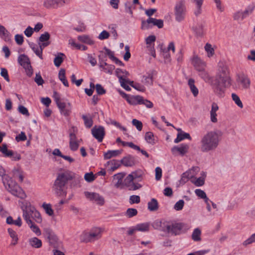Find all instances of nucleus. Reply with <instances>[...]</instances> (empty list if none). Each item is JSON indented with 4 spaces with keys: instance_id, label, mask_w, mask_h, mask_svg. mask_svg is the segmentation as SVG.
Masks as SVG:
<instances>
[{
    "instance_id": "2",
    "label": "nucleus",
    "mask_w": 255,
    "mask_h": 255,
    "mask_svg": "<svg viewBox=\"0 0 255 255\" xmlns=\"http://www.w3.org/2000/svg\"><path fill=\"white\" fill-rule=\"evenodd\" d=\"M222 133L219 130L207 131L201 137L200 150L203 153L215 151L219 146L221 140Z\"/></svg>"
},
{
    "instance_id": "49",
    "label": "nucleus",
    "mask_w": 255,
    "mask_h": 255,
    "mask_svg": "<svg viewBox=\"0 0 255 255\" xmlns=\"http://www.w3.org/2000/svg\"><path fill=\"white\" fill-rule=\"evenodd\" d=\"M82 119L84 121V125L87 128H90L93 124V121L91 118H89L87 116L83 115Z\"/></svg>"
},
{
    "instance_id": "51",
    "label": "nucleus",
    "mask_w": 255,
    "mask_h": 255,
    "mask_svg": "<svg viewBox=\"0 0 255 255\" xmlns=\"http://www.w3.org/2000/svg\"><path fill=\"white\" fill-rule=\"evenodd\" d=\"M31 231L34 233L37 236H40L41 234V231L37 226L35 225L34 223H27Z\"/></svg>"
},
{
    "instance_id": "6",
    "label": "nucleus",
    "mask_w": 255,
    "mask_h": 255,
    "mask_svg": "<svg viewBox=\"0 0 255 255\" xmlns=\"http://www.w3.org/2000/svg\"><path fill=\"white\" fill-rule=\"evenodd\" d=\"M155 224L161 226L163 231H166L168 233H171L174 235H179L184 226V224L182 223L167 221H164L163 222H157Z\"/></svg>"
},
{
    "instance_id": "58",
    "label": "nucleus",
    "mask_w": 255,
    "mask_h": 255,
    "mask_svg": "<svg viewBox=\"0 0 255 255\" xmlns=\"http://www.w3.org/2000/svg\"><path fill=\"white\" fill-rule=\"evenodd\" d=\"M96 177L93 172L85 173L84 175L85 180L88 182H92L95 180Z\"/></svg>"
},
{
    "instance_id": "15",
    "label": "nucleus",
    "mask_w": 255,
    "mask_h": 255,
    "mask_svg": "<svg viewBox=\"0 0 255 255\" xmlns=\"http://www.w3.org/2000/svg\"><path fill=\"white\" fill-rule=\"evenodd\" d=\"M189 146L188 144L182 143L179 146H174L171 149V151L173 154H176L177 152L181 156H183L188 152Z\"/></svg>"
},
{
    "instance_id": "57",
    "label": "nucleus",
    "mask_w": 255,
    "mask_h": 255,
    "mask_svg": "<svg viewBox=\"0 0 255 255\" xmlns=\"http://www.w3.org/2000/svg\"><path fill=\"white\" fill-rule=\"evenodd\" d=\"M89 233L84 232L80 236V240L82 242H92Z\"/></svg>"
},
{
    "instance_id": "24",
    "label": "nucleus",
    "mask_w": 255,
    "mask_h": 255,
    "mask_svg": "<svg viewBox=\"0 0 255 255\" xmlns=\"http://www.w3.org/2000/svg\"><path fill=\"white\" fill-rule=\"evenodd\" d=\"M9 32L3 26L0 25V37L5 41L8 42L11 40Z\"/></svg>"
},
{
    "instance_id": "8",
    "label": "nucleus",
    "mask_w": 255,
    "mask_h": 255,
    "mask_svg": "<svg viewBox=\"0 0 255 255\" xmlns=\"http://www.w3.org/2000/svg\"><path fill=\"white\" fill-rule=\"evenodd\" d=\"M185 1L184 0L177 1L174 7L175 20L178 22L182 21L186 14Z\"/></svg>"
},
{
    "instance_id": "31",
    "label": "nucleus",
    "mask_w": 255,
    "mask_h": 255,
    "mask_svg": "<svg viewBox=\"0 0 255 255\" xmlns=\"http://www.w3.org/2000/svg\"><path fill=\"white\" fill-rule=\"evenodd\" d=\"M141 96H131L128 98L127 101L130 105H136L141 103Z\"/></svg>"
},
{
    "instance_id": "25",
    "label": "nucleus",
    "mask_w": 255,
    "mask_h": 255,
    "mask_svg": "<svg viewBox=\"0 0 255 255\" xmlns=\"http://www.w3.org/2000/svg\"><path fill=\"white\" fill-rule=\"evenodd\" d=\"M178 131H181V132L177 134V137L174 139V142L177 143L181 141V140L187 138L189 140H191V137L189 133L182 132L180 128L177 129Z\"/></svg>"
},
{
    "instance_id": "48",
    "label": "nucleus",
    "mask_w": 255,
    "mask_h": 255,
    "mask_svg": "<svg viewBox=\"0 0 255 255\" xmlns=\"http://www.w3.org/2000/svg\"><path fill=\"white\" fill-rule=\"evenodd\" d=\"M145 139L148 143L153 144L155 143L154 135L152 132L148 131L145 133Z\"/></svg>"
},
{
    "instance_id": "55",
    "label": "nucleus",
    "mask_w": 255,
    "mask_h": 255,
    "mask_svg": "<svg viewBox=\"0 0 255 255\" xmlns=\"http://www.w3.org/2000/svg\"><path fill=\"white\" fill-rule=\"evenodd\" d=\"M156 40V37L153 35H149L145 39L146 44L147 45V47L150 48L151 46L152 43H154Z\"/></svg>"
},
{
    "instance_id": "13",
    "label": "nucleus",
    "mask_w": 255,
    "mask_h": 255,
    "mask_svg": "<svg viewBox=\"0 0 255 255\" xmlns=\"http://www.w3.org/2000/svg\"><path fill=\"white\" fill-rule=\"evenodd\" d=\"M84 195L87 199L95 202L98 205H103L105 203L104 197L98 193L86 191L84 192Z\"/></svg>"
},
{
    "instance_id": "30",
    "label": "nucleus",
    "mask_w": 255,
    "mask_h": 255,
    "mask_svg": "<svg viewBox=\"0 0 255 255\" xmlns=\"http://www.w3.org/2000/svg\"><path fill=\"white\" fill-rule=\"evenodd\" d=\"M130 1H127L124 3L125 11L128 13L131 17L133 16L132 9L135 8V6Z\"/></svg>"
},
{
    "instance_id": "11",
    "label": "nucleus",
    "mask_w": 255,
    "mask_h": 255,
    "mask_svg": "<svg viewBox=\"0 0 255 255\" xmlns=\"http://www.w3.org/2000/svg\"><path fill=\"white\" fill-rule=\"evenodd\" d=\"M91 133L92 135L101 142L105 135V128L101 126H95L91 129Z\"/></svg>"
},
{
    "instance_id": "53",
    "label": "nucleus",
    "mask_w": 255,
    "mask_h": 255,
    "mask_svg": "<svg viewBox=\"0 0 255 255\" xmlns=\"http://www.w3.org/2000/svg\"><path fill=\"white\" fill-rule=\"evenodd\" d=\"M232 100L234 101V102L237 104V105L240 107V108H243V105L239 97L235 93L232 94Z\"/></svg>"
},
{
    "instance_id": "18",
    "label": "nucleus",
    "mask_w": 255,
    "mask_h": 255,
    "mask_svg": "<svg viewBox=\"0 0 255 255\" xmlns=\"http://www.w3.org/2000/svg\"><path fill=\"white\" fill-rule=\"evenodd\" d=\"M50 35L48 32H45L43 34H42L39 37L38 45L42 48H45L48 46L50 42L49 39Z\"/></svg>"
},
{
    "instance_id": "21",
    "label": "nucleus",
    "mask_w": 255,
    "mask_h": 255,
    "mask_svg": "<svg viewBox=\"0 0 255 255\" xmlns=\"http://www.w3.org/2000/svg\"><path fill=\"white\" fill-rule=\"evenodd\" d=\"M121 163L125 166L131 167L135 164V159L133 156L128 155L122 159Z\"/></svg>"
},
{
    "instance_id": "17",
    "label": "nucleus",
    "mask_w": 255,
    "mask_h": 255,
    "mask_svg": "<svg viewBox=\"0 0 255 255\" xmlns=\"http://www.w3.org/2000/svg\"><path fill=\"white\" fill-rule=\"evenodd\" d=\"M61 114L65 116H69L71 113V106L69 103L61 102L57 104Z\"/></svg>"
},
{
    "instance_id": "44",
    "label": "nucleus",
    "mask_w": 255,
    "mask_h": 255,
    "mask_svg": "<svg viewBox=\"0 0 255 255\" xmlns=\"http://www.w3.org/2000/svg\"><path fill=\"white\" fill-rule=\"evenodd\" d=\"M255 9V3H252L249 4L245 9L243 11L245 16L247 17L251 15Z\"/></svg>"
},
{
    "instance_id": "62",
    "label": "nucleus",
    "mask_w": 255,
    "mask_h": 255,
    "mask_svg": "<svg viewBox=\"0 0 255 255\" xmlns=\"http://www.w3.org/2000/svg\"><path fill=\"white\" fill-rule=\"evenodd\" d=\"M184 205V201L183 200H179L177 201L174 206V209L176 211H180L181 210Z\"/></svg>"
},
{
    "instance_id": "28",
    "label": "nucleus",
    "mask_w": 255,
    "mask_h": 255,
    "mask_svg": "<svg viewBox=\"0 0 255 255\" xmlns=\"http://www.w3.org/2000/svg\"><path fill=\"white\" fill-rule=\"evenodd\" d=\"M18 61L19 64L23 68L28 67L30 65L28 57L24 54H21L18 57Z\"/></svg>"
},
{
    "instance_id": "46",
    "label": "nucleus",
    "mask_w": 255,
    "mask_h": 255,
    "mask_svg": "<svg viewBox=\"0 0 255 255\" xmlns=\"http://www.w3.org/2000/svg\"><path fill=\"white\" fill-rule=\"evenodd\" d=\"M192 2L196 3L197 9L195 11L196 15H198L201 13V6L203 4V0H191Z\"/></svg>"
},
{
    "instance_id": "19",
    "label": "nucleus",
    "mask_w": 255,
    "mask_h": 255,
    "mask_svg": "<svg viewBox=\"0 0 255 255\" xmlns=\"http://www.w3.org/2000/svg\"><path fill=\"white\" fill-rule=\"evenodd\" d=\"M102 230L100 228H94L89 232V236L90 237L92 242L98 240L101 237Z\"/></svg>"
},
{
    "instance_id": "38",
    "label": "nucleus",
    "mask_w": 255,
    "mask_h": 255,
    "mask_svg": "<svg viewBox=\"0 0 255 255\" xmlns=\"http://www.w3.org/2000/svg\"><path fill=\"white\" fill-rule=\"evenodd\" d=\"M158 208V204L156 199L152 198L148 203V209L150 211H156Z\"/></svg>"
},
{
    "instance_id": "45",
    "label": "nucleus",
    "mask_w": 255,
    "mask_h": 255,
    "mask_svg": "<svg viewBox=\"0 0 255 255\" xmlns=\"http://www.w3.org/2000/svg\"><path fill=\"white\" fill-rule=\"evenodd\" d=\"M136 229L138 231L146 232L148 231L149 229V224L148 223H144L138 224L136 225Z\"/></svg>"
},
{
    "instance_id": "10",
    "label": "nucleus",
    "mask_w": 255,
    "mask_h": 255,
    "mask_svg": "<svg viewBox=\"0 0 255 255\" xmlns=\"http://www.w3.org/2000/svg\"><path fill=\"white\" fill-rule=\"evenodd\" d=\"M73 131H70L69 133V147L73 151H76L79 148L81 139H78L75 133V129L72 127Z\"/></svg>"
},
{
    "instance_id": "35",
    "label": "nucleus",
    "mask_w": 255,
    "mask_h": 255,
    "mask_svg": "<svg viewBox=\"0 0 255 255\" xmlns=\"http://www.w3.org/2000/svg\"><path fill=\"white\" fill-rule=\"evenodd\" d=\"M58 77L59 80L62 82L66 87L69 86L68 82L65 77V70L64 69H61L59 71Z\"/></svg>"
},
{
    "instance_id": "43",
    "label": "nucleus",
    "mask_w": 255,
    "mask_h": 255,
    "mask_svg": "<svg viewBox=\"0 0 255 255\" xmlns=\"http://www.w3.org/2000/svg\"><path fill=\"white\" fill-rule=\"evenodd\" d=\"M201 231L199 228H196L194 230L192 234V239L196 242L200 241Z\"/></svg>"
},
{
    "instance_id": "50",
    "label": "nucleus",
    "mask_w": 255,
    "mask_h": 255,
    "mask_svg": "<svg viewBox=\"0 0 255 255\" xmlns=\"http://www.w3.org/2000/svg\"><path fill=\"white\" fill-rule=\"evenodd\" d=\"M203 27L204 26L202 24H198L194 28V30L197 36H201L203 35L204 33Z\"/></svg>"
},
{
    "instance_id": "26",
    "label": "nucleus",
    "mask_w": 255,
    "mask_h": 255,
    "mask_svg": "<svg viewBox=\"0 0 255 255\" xmlns=\"http://www.w3.org/2000/svg\"><path fill=\"white\" fill-rule=\"evenodd\" d=\"M30 47L32 49L35 54L38 56L41 59H43L42 57V51L44 48L40 47L39 45H37L35 43H31L30 44Z\"/></svg>"
},
{
    "instance_id": "37",
    "label": "nucleus",
    "mask_w": 255,
    "mask_h": 255,
    "mask_svg": "<svg viewBox=\"0 0 255 255\" xmlns=\"http://www.w3.org/2000/svg\"><path fill=\"white\" fill-rule=\"evenodd\" d=\"M198 169V167H193L191 169H190L189 171L186 172L184 173L181 177V180L184 182H187L188 179L192 177V175L191 174L192 171H196Z\"/></svg>"
},
{
    "instance_id": "22",
    "label": "nucleus",
    "mask_w": 255,
    "mask_h": 255,
    "mask_svg": "<svg viewBox=\"0 0 255 255\" xmlns=\"http://www.w3.org/2000/svg\"><path fill=\"white\" fill-rule=\"evenodd\" d=\"M2 181L5 188L7 190H9V189L15 184L13 182L11 178L6 174L2 177Z\"/></svg>"
},
{
    "instance_id": "41",
    "label": "nucleus",
    "mask_w": 255,
    "mask_h": 255,
    "mask_svg": "<svg viewBox=\"0 0 255 255\" xmlns=\"http://www.w3.org/2000/svg\"><path fill=\"white\" fill-rule=\"evenodd\" d=\"M246 18L247 17L245 16L243 11L242 10L237 11L233 14L234 19L238 21H242Z\"/></svg>"
},
{
    "instance_id": "32",
    "label": "nucleus",
    "mask_w": 255,
    "mask_h": 255,
    "mask_svg": "<svg viewBox=\"0 0 255 255\" xmlns=\"http://www.w3.org/2000/svg\"><path fill=\"white\" fill-rule=\"evenodd\" d=\"M141 82L146 85H151L153 83V76L151 73H147V75H143L142 77Z\"/></svg>"
},
{
    "instance_id": "5",
    "label": "nucleus",
    "mask_w": 255,
    "mask_h": 255,
    "mask_svg": "<svg viewBox=\"0 0 255 255\" xmlns=\"http://www.w3.org/2000/svg\"><path fill=\"white\" fill-rule=\"evenodd\" d=\"M23 211V217L27 223L31 224L33 223L31 219H29L28 213H31L32 214L31 218L37 223H40L42 222V218L40 213L35 209L34 207L32 206L30 203L24 202L22 206Z\"/></svg>"
},
{
    "instance_id": "36",
    "label": "nucleus",
    "mask_w": 255,
    "mask_h": 255,
    "mask_svg": "<svg viewBox=\"0 0 255 255\" xmlns=\"http://www.w3.org/2000/svg\"><path fill=\"white\" fill-rule=\"evenodd\" d=\"M194 83L195 81L193 79H190L188 80V85L190 87V90L194 96L196 97L198 94L199 91L197 88L195 86Z\"/></svg>"
},
{
    "instance_id": "64",
    "label": "nucleus",
    "mask_w": 255,
    "mask_h": 255,
    "mask_svg": "<svg viewBox=\"0 0 255 255\" xmlns=\"http://www.w3.org/2000/svg\"><path fill=\"white\" fill-rule=\"evenodd\" d=\"M205 49L208 53V57L212 56L214 54V49L210 44L207 43L205 46Z\"/></svg>"
},
{
    "instance_id": "12",
    "label": "nucleus",
    "mask_w": 255,
    "mask_h": 255,
    "mask_svg": "<svg viewBox=\"0 0 255 255\" xmlns=\"http://www.w3.org/2000/svg\"><path fill=\"white\" fill-rule=\"evenodd\" d=\"M64 3V0H43L42 5L46 9H53L62 6Z\"/></svg>"
},
{
    "instance_id": "60",
    "label": "nucleus",
    "mask_w": 255,
    "mask_h": 255,
    "mask_svg": "<svg viewBox=\"0 0 255 255\" xmlns=\"http://www.w3.org/2000/svg\"><path fill=\"white\" fill-rule=\"evenodd\" d=\"M199 76L206 82H208L210 80V77L208 75V73L203 70H199Z\"/></svg>"
},
{
    "instance_id": "33",
    "label": "nucleus",
    "mask_w": 255,
    "mask_h": 255,
    "mask_svg": "<svg viewBox=\"0 0 255 255\" xmlns=\"http://www.w3.org/2000/svg\"><path fill=\"white\" fill-rule=\"evenodd\" d=\"M29 243L31 246L35 248H39L42 246V242L36 237L29 239Z\"/></svg>"
},
{
    "instance_id": "1",
    "label": "nucleus",
    "mask_w": 255,
    "mask_h": 255,
    "mask_svg": "<svg viewBox=\"0 0 255 255\" xmlns=\"http://www.w3.org/2000/svg\"><path fill=\"white\" fill-rule=\"evenodd\" d=\"M231 78L228 66L224 62L218 64V70L216 79L213 84L214 92L219 96L222 97L225 87L231 85Z\"/></svg>"
},
{
    "instance_id": "20",
    "label": "nucleus",
    "mask_w": 255,
    "mask_h": 255,
    "mask_svg": "<svg viewBox=\"0 0 255 255\" xmlns=\"http://www.w3.org/2000/svg\"><path fill=\"white\" fill-rule=\"evenodd\" d=\"M125 175V174L123 173H119L114 175L113 176V182L116 188H120L124 185L123 180Z\"/></svg>"
},
{
    "instance_id": "61",
    "label": "nucleus",
    "mask_w": 255,
    "mask_h": 255,
    "mask_svg": "<svg viewBox=\"0 0 255 255\" xmlns=\"http://www.w3.org/2000/svg\"><path fill=\"white\" fill-rule=\"evenodd\" d=\"M110 32L106 30L102 31L98 35V38L101 40L107 39L110 37Z\"/></svg>"
},
{
    "instance_id": "52",
    "label": "nucleus",
    "mask_w": 255,
    "mask_h": 255,
    "mask_svg": "<svg viewBox=\"0 0 255 255\" xmlns=\"http://www.w3.org/2000/svg\"><path fill=\"white\" fill-rule=\"evenodd\" d=\"M8 233L10 236V237L13 240V243H12L13 245H15L17 244L18 241V238L16 232L11 229L9 228L8 229Z\"/></svg>"
},
{
    "instance_id": "34",
    "label": "nucleus",
    "mask_w": 255,
    "mask_h": 255,
    "mask_svg": "<svg viewBox=\"0 0 255 255\" xmlns=\"http://www.w3.org/2000/svg\"><path fill=\"white\" fill-rule=\"evenodd\" d=\"M65 55L62 53H58L54 59V64L57 67H59L63 62Z\"/></svg>"
},
{
    "instance_id": "29",
    "label": "nucleus",
    "mask_w": 255,
    "mask_h": 255,
    "mask_svg": "<svg viewBox=\"0 0 255 255\" xmlns=\"http://www.w3.org/2000/svg\"><path fill=\"white\" fill-rule=\"evenodd\" d=\"M78 39L81 42L93 45L94 44V41L92 38L88 35H82L78 36Z\"/></svg>"
},
{
    "instance_id": "59",
    "label": "nucleus",
    "mask_w": 255,
    "mask_h": 255,
    "mask_svg": "<svg viewBox=\"0 0 255 255\" xmlns=\"http://www.w3.org/2000/svg\"><path fill=\"white\" fill-rule=\"evenodd\" d=\"M137 214V211L136 209L128 208L127 209L126 215L128 218H131Z\"/></svg>"
},
{
    "instance_id": "23",
    "label": "nucleus",
    "mask_w": 255,
    "mask_h": 255,
    "mask_svg": "<svg viewBox=\"0 0 255 255\" xmlns=\"http://www.w3.org/2000/svg\"><path fill=\"white\" fill-rule=\"evenodd\" d=\"M192 63L197 70H201L204 69L205 66V63L197 56L193 57Z\"/></svg>"
},
{
    "instance_id": "7",
    "label": "nucleus",
    "mask_w": 255,
    "mask_h": 255,
    "mask_svg": "<svg viewBox=\"0 0 255 255\" xmlns=\"http://www.w3.org/2000/svg\"><path fill=\"white\" fill-rule=\"evenodd\" d=\"M46 236L49 240V244L54 249L53 250V255H65L63 252L58 249L62 247V243L58 240L57 236L50 229L45 231Z\"/></svg>"
},
{
    "instance_id": "3",
    "label": "nucleus",
    "mask_w": 255,
    "mask_h": 255,
    "mask_svg": "<svg viewBox=\"0 0 255 255\" xmlns=\"http://www.w3.org/2000/svg\"><path fill=\"white\" fill-rule=\"evenodd\" d=\"M74 177V173L66 170L57 174L54 181L53 189L58 196L65 197L66 195V184Z\"/></svg>"
},
{
    "instance_id": "39",
    "label": "nucleus",
    "mask_w": 255,
    "mask_h": 255,
    "mask_svg": "<svg viewBox=\"0 0 255 255\" xmlns=\"http://www.w3.org/2000/svg\"><path fill=\"white\" fill-rule=\"evenodd\" d=\"M201 176L196 178L195 181H193L192 182L196 186H201L205 183V177L206 176V173L204 172L201 173Z\"/></svg>"
},
{
    "instance_id": "40",
    "label": "nucleus",
    "mask_w": 255,
    "mask_h": 255,
    "mask_svg": "<svg viewBox=\"0 0 255 255\" xmlns=\"http://www.w3.org/2000/svg\"><path fill=\"white\" fill-rule=\"evenodd\" d=\"M130 174L132 176L133 180L137 181H142V176L143 175V172L142 170H136L135 171L132 172Z\"/></svg>"
},
{
    "instance_id": "54",
    "label": "nucleus",
    "mask_w": 255,
    "mask_h": 255,
    "mask_svg": "<svg viewBox=\"0 0 255 255\" xmlns=\"http://www.w3.org/2000/svg\"><path fill=\"white\" fill-rule=\"evenodd\" d=\"M1 152L7 157H11L13 154V151L8 150L6 144H3L2 145Z\"/></svg>"
},
{
    "instance_id": "4",
    "label": "nucleus",
    "mask_w": 255,
    "mask_h": 255,
    "mask_svg": "<svg viewBox=\"0 0 255 255\" xmlns=\"http://www.w3.org/2000/svg\"><path fill=\"white\" fill-rule=\"evenodd\" d=\"M74 177V173L66 170L57 174L54 181L53 189L58 196L65 197L66 195V184Z\"/></svg>"
},
{
    "instance_id": "16",
    "label": "nucleus",
    "mask_w": 255,
    "mask_h": 255,
    "mask_svg": "<svg viewBox=\"0 0 255 255\" xmlns=\"http://www.w3.org/2000/svg\"><path fill=\"white\" fill-rule=\"evenodd\" d=\"M237 82L242 86L244 89H248L250 87L251 81L249 77L245 74H241L237 79Z\"/></svg>"
},
{
    "instance_id": "14",
    "label": "nucleus",
    "mask_w": 255,
    "mask_h": 255,
    "mask_svg": "<svg viewBox=\"0 0 255 255\" xmlns=\"http://www.w3.org/2000/svg\"><path fill=\"white\" fill-rule=\"evenodd\" d=\"M7 191L14 196L19 198L24 199L26 197V194L22 189L16 184L13 185L10 189Z\"/></svg>"
},
{
    "instance_id": "56",
    "label": "nucleus",
    "mask_w": 255,
    "mask_h": 255,
    "mask_svg": "<svg viewBox=\"0 0 255 255\" xmlns=\"http://www.w3.org/2000/svg\"><path fill=\"white\" fill-rule=\"evenodd\" d=\"M195 193L198 197H199L201 199H203L204 200L205 199H206V201H208L206 194L203 190L200 189H196L195 190Z\"/></svg>"
},
{
    "instance_id": "27",
    "label": "nucleus",
    "mask_w": 255,
    "mask_h": 255,
    "mask_svg": "<svg viewBox=\"0 0 255 255\" xmlns=\"http://www.w3.org/2000/svg\"><path fill=\"white\" fill-rule=\"evenodd\" d=\"M122 152L121 150H108L107 152L104 153V158L105 159H109L113 157H116L121 154Z\"/></svg>"
},
{
    "instance_id": "42",
    "label": "nucleus",
    "mask_w": 255,
    "mask_h": 255,
    "mask_svg": "<svg viewBox=\"0 0 255 255\" xmlns=\"http://www.w3.org/2000/svg\"><path fill=\"white\" fill-rule=\"evenodd\" d=\"M106 122L109 125L111 124V125L115 126V127L119 128V129L123 130V131H127V128L125 127L122 126L119 122H118L114 120H112L110 118L107 120Z\"/></svg>"
},
{
    "instance_id": "63",
    "label": "nucleus",
    "mask_w": 255,
    "mask_h": 255,
    "mask_svg": "<svg viewBox=\"0 0 255 255\" xmlns=\"http://www.w3.org/2000/svg\"><path fill=\"white\" fill-rule=\"evenodd\" d=\"M43 208L45 210L46 213L49 216H52L53 214V211L51 208L50 204L44 203L42 205Z\"/></svg>"
},
{
    "instance_id": "47",
    "label": "nucleus",
    "mask_w": 255,
    "mask_h": 255,
    "mask_svg": "<svg viewBox=\"0 0 255 255\" xmlns=\"http://www.w3.org/2000/svg\"><path fill=\"white\" fill-rule=\"evenodd\" d=\"M82 180V178L81 176L74 173V177H73L71 180L72 182L71 183V186L76 187L78 186L80 183L81 181Z\"/></svg>"
},
{
    "instance_id": "9",
    "label": "nucleus",
    "mask_w": 255,
    "mask_h": 255,
    "mask_svg": "<svg viewBox=\"0 0 255 255\" xmlns=\"http://www.w3.org/2000/svg\"><path fill=\"white\" fill-rule=\"evenodd\" d=\"M152 26H156L158 28H162L163 26V20L149 17L146 20L142 21L141 28L142 29H148L151 28Z\"/></svg>"
}]
</instances>
